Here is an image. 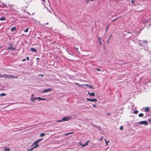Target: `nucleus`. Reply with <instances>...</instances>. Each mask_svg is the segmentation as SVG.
<instances>
[{
  "label": "nucleus",
  "mask_w": 151,
  "mask_h": 151,
  "mask_svg": "<svg viewBox=\"0 0 151 151\" xmlns=\"http://www.w3.org/2000/svg\"><path fill=\"white\" fill-rule=\"evenodd\" d=\"M138 123L140 124H144L145 125H148V122L146 121L139 122Z\"/></svg>",
  "instance_id": "nucleus-1"
},
{
  "label": "nucleus",
  "mask_w": 151,
  "mask_h": 151,
  "mask_svg": "<svg viewBox=\"0 0 151 151\" xmlns=\"http://www.w3.org/2000/svg\"><path fill=\"white\" fill-rule=\"evenodd\" d=\"M43 139L42 138H41L38 140H37L36 141H35V142H34V143L32 145V146H34L35 145H38V143L40 141H42V140Z\"/></svg>",
  "instance_id": "nucleus-2"
},
{
  "label": "nucleus",
  "mask_w": 151,
  "mask_h": 151,
  "mask_svg": "<svg viewBox=\"0 0 151 151\" xmlns=\"http://www.w3.org/2000/svg\"><path fill=\"white\" fill-rule=\"evenodd\" d=\"M43 139L42 138H41L38 140H37L36 141H35V142H34V143L32 145V146H34L35 145H38V143L40 141H42V140Z\"/></svg>",
  "instance_id": "nucleus-3"
},
{
  "label": "nucleus",
  "mask_w": 151,
  "mask_h": 151,
  "mask_svg": "<svg viewBox=\"0 0 151 151\" xmlns=\"http://www.w3.org/2000/svg\"><path fill=\"white\" fill-rule=\"evenodd\" d=\"M43 139L42 138H41L38 140H37L36 141H35V142H34V143L32 145V146H34L35 145H38V143L40 141H42V140Z\"/></svg>",
  "instance_id": "nucleus-4"
},
{
  "label": "nucleus",
  "mask_w": 151,
  "mask_h": 151,
  "mask_svg": "<svg viewBox=\"0 0 151 151\" xmlns=\"http://www.w3.org/2000/svg\"><path fill=\"white\" fill-rule=\"evenodd\" d=\"M86 100L87 101H90L91 102H97V100L96 99H90L88 98L86 99Z\"/></svg>",
  "instance_id": "nucleus-5"
},
{
  "label": "nucleus",
  "mask_w": 151,
  "mask_h": 151,
  "mask_svg": "<svg viewBox=\"0 0 151 151\" xmlns=\"http://www.w3.org/2000/svg\"><path fill=\"white\" fill-rule=\"evenodd\" d=\"M8 78H17V77L12 75H8Z\"/></svg>",
  "instance_id": "nucleus-6"
},
{
  "label": "nucleus",
  "mask_w": 151,
  "mask_h": 151,
  "mask_svg": "<svg viewBox=\"0 0 151 151\" xmlns=\"http://www.w3.org/2000/svg\"><path fill=\"white\" fill-rule=\"evenodd\" d=\"M70 119L69 116L65 117L63 118L62 120L63 121H67Z\"/></svg>",
  "instance_id": "nucleus-7"
},
{
  "label": "nucleus",
  "mask_w": 151,
  "mask_h": 151,
  "mask_svg": "<svg viewBox=\"0 0 151 151\" xmlns=\"http://www.w3.org/2000/svg\"><path fill=\"white\" fill-rule=\"evenodd\" d=\"M39 146V145H35V146H33V147L32 148L30 149V150L28 149L27 150V151H32V150H33L34 148H35L38 147Z\"/></svg>",
  "instance_id": "nucleus-8"
},
{
  "label": "nucleus",
  "mask_w": 151,
  "mask_h": 151,
  "mask_svg": "<svg viewBox=\"0 0 151 151\" xmlns=\"http://www.w3.org/2000/svg\"><path fill=\"white\" fill-rule=\"evenodd\" d=\"M52 90V88H49L47 89H45L42 92V93H46L47 92L50 91Z\"/></svg>",
  "instance_id": "nucleus-9"
},
{
  "label": "nucleus",
  "mask_w": 151,
  "mask_h": 151,
  "mask_svg": "<svg viewBox=\"0 0 151 151\" xmlns=\"http://www.w3.org/2000/svg\"><path fill=\"white\" fill-rule=\"evenodd\" d=\"M0 77L1 78H8V75L6 74H3L0 76Z\"/></svg>",
  "instance_id": "nucleus-10"
},
{
  "label": "nucleus",
  "mask_w": 151,
  "mask_h": 151,
  "mask_svg": "<svg viewBox=\"0 0 151 151\" xmlns=\"http://www.w3.org/2000/svg\"><path fill=\"white\" fill-rule=\"evenodd\" d=\"M88 93L90 96H95V94L94 92H92L91 93H90L89 92H88Z\"/></svg>",
  "instance_id": "nucleus-11"
},
{
  "label": "nucleus",
  "mask_w": 151,
  "mask_h": 151,
  "mask_svg": "<svg viewBox=\"0 0 151 151\" xmlns=\"http://www.w3.org/2000/svg\"><path fill=\"white\" fill-rule=\"evenodd\" d=\"M37 99H38L39 101H40V100H47V99H45L42 98H41L40 97H37Z\"/></svg>",
  "instance_id": "nucleus-12"
},
{
  "label": "nucleus",
  "mask_w": 151,
  "mask_h": 151,
  "mask_svg": "<svg viewBox=\"0 0 151 151\" xmlns=\"http://www.w3.org/2000/svg\"><path fill=\"white\" fill-rule=\"evenodd\" d=\"M75 50L78 52L79 53L81 54L83 52L82 51H80L78 50V48H74Z\"/></svg>",
  "instance_id": "nucleus-13"
},
{
  "label": "nucleus",
  "mask_w": 151,
  "mask_h": 151,
  "mask_svg": "<svg viewBox=\"0 0 151 151\" xmlns=\"http://www.w3.org/2000/svg\"><path fill=\"white\" fill-rule=\"evenodd\" d=\"M37 97H36V98H33V97H31V100L32 101L34 102L35 100H36V99H37Z\"/></svg>",
  "instance_id": "nucleus-14"
},
{
  "label": "nucleus",
  "mask_w": 151,
  "mask_h": 151,
  "mask_svg": "<svg viewBox=\"0 0 151 151\" xmlns=\"http://www.w3.org/2000/svg\"><path fill=\"white\" fill-rule=\"evenodd\" d=\"M37 97H36V98H33V97H31V100L32 101L34 102L35 100H36V99H37Z\"/></svg>",
  "instance_id": "nucleus-15"
},
{
  "label": "nucleus",
  "mask_w": 151,
  "mask_h": 151,
  "mask_svg": "<svg viewBox=\"0 0 151 151\" xmlns=\"http://www.w3.org/2000/svg\"><path fill=\"white\" fill-rule=\"evenodd\" d=\"M4 151H10V149L9 148H6L5 147H4Z\"/></svg>",
  "instance_id": "nucleus-16"
},
{
  "label": "nucleus",
  "mask_w": 151,
  "mask_h": 151,
  "mask_svg": "<svg viewBox=\"0 0 151 151\" xmlns=\"http://www.w3.org/2000/svg\"><path fill=\"white\" fill-rule=\"evenodd\" d=\"M74 133V132H68V133H65V136H67L69 134H73V133Z\"/></svg>",
  "instance_id": "nucleus-17"
},
{
  "label": "nucleus",
  "mask_w": 151,
  "mask_h": 151,
  "mask_svg": "<svg viewBox=\"0 0 151 151\" xmlns=\"http://www.w3.org/2000/svg\"><path fill=\"white\" fill-rule=\"evenodd\" d=\"M16 27H13L11 29V32H13L14 30H16Z\"/></svg>",
  "instance_id": "nucleus-18"
},
{
  "label": "nucleus",
  "mask_w": 151,
  "mask_h": 151,
  "mask_svg": "<svg viewBox=\"0 0 151 151\" xmlns=\"http://www.w3.org/2000/svg\"><path fill=\"white\" fill-rule=\"evenodd\" d=\"M31 51L33 52H37V50L35 48H31Z\"/></svg>",
  "instance_id": "nucleus-19"
},
{
  "label": "nucleus",
  "mask_w": 151,
  "mask_h": 151,
  "mask_svg": "<svg viewBox=\"0 0 151 151\" xmlns=\"http://www.w3.org/2000/svg\"><path fill=\"white\" fill-rule=\"evenodd\" d=\"M89 142V141H87L85 143L84 145H82V146L83 147H85L86 146V145H88V143Z\"/></svg>",
  "instance_id": "nucleus-20"
},
{
  "label": "nucleus",
  "mask_w": 151,
  "mask_h": 151,
  "mask_svg": "<svg viewBox=\"0 0 151 151\" xmlns=\"http://www.w3.org/2000/svg\"><path fill=\"white\" fill-rule=\"evenodd\" d=\"M6 20V18L4 17H1L0 18V20L1 21H2L4 20Z\"/></svg>",
  "instance_id": "nucleus-21"
},
{
  "label": "nucleus",
  "mask_w": 151,
  "mask_h": 151,
  "mask_svg": "<svg viewBox=\"0 0 151 151\" xmlns=\"http://www.w3.org/2000/svg\"><path fill=\"white\" fill-rule=\"evenodd\" d=\"M149 108L148 107H146L145 109V111L146 112L148 111L149 110Z\"/></svg>",
  "instance_id": "nucleus-22"
},
{
  "label": "nucleus",
  "mask_w": 151,
  "mask_h": 151,
  "mask_svg": "<svg viewBox=\"0 0 151 151\" xmlns=\"http://www.w3.org/2000/svg\"><path fill=\"white\" fill-rule=\"evenodd\" d=\"M138 116L139 117H142L144 116V114L142 113H140L139 114Z\"/></svg>",
  "instance_id": "nucleus-23"
},
{
  "label": "nucleus",
  "mask_w": 151,
  "mask_h": 151,
  "mask_svg": "<svg viewBox=\"0 0 151 151\" xmlns=\"http://www.w3.org/2000/svg\"><path fill=\"white\" fill-rule=\"evenodd\" d=\"M45 134L44 133H42L40 134V137H43L45 136Z\"/></svg>",
  "instance_id": "nucleus-24"
},
{
  "label": "nucleus",
  "mask_w": 151,
  "mask_h": 151,
  "mask_svg": "<svg viewBox=\"0 0 151 151\" xmlns=\"http://www.w3.org/2000/svg\"><path fill=\"white\" fill-rule=\"evenodd\" d=\"M98 40H99V44L100 45H101V38L100 37H99V38H98Z\"/></svg>",
  "instance_id": "nucleus-25"
},
{
  "label": "nucleus",
  "mask_w": 151,
  "mask_h": 151,
  "mask_svg": "<svg viewBox=\"0 0 151 151\" xmlns=\"http://www.w3.org/2000/svg\"><path fill=\"white\" fill-rule=\"evenodd\" d=\"M6 95V94L4 93H2L0 94V96H4Z\"/></svg>",
  "instance_id": "nucleus-26"
},
{
  "label": "nucleus",
  "mask_w": 151,
  "mask_h": 151,
  "mask_svg": "<svg viewBox=\"0 0 151 151\" xmlns=\"http://www.w3.org/2000/svg\"><path fill=\"white\" fill-rule=\"evenodd\" d=\"M15 48H9H9H7V50H9V49H11V50H15Z\"/></svg>",
  "instance_id": "nucleus-27"
},
{
  "label": "nucleus",
  "mask_w": 151,
  "mask_h": 151,
  "mask_svg": "<svg viewBox=\"0 0 151 151\" xmlns=\"http://www.w3.org/2000/svg\"><path fill=\"white\" fill-rule=\"evenodd\" d=\"M29 30L28 28H27L24 31V32H28Z\"/></svg>",
  "instance_id": "nucleus-28"
},
{
  "label": "nucleus",
  "mask_w": 151,
  "mask_h": 151,
  "mask_svg": "<svg viewBox=\"0 0 151 151\" xmlns=\"http://www.w3.org/2000/svg\"><path fill=\"white\" fill-rule=\"evenodd\" d=\"M138 111L136 110L134 111L133 113L134 114H137L138 113Z\"/></svg>",
  "instance_id": "nucleus-29"
},
{
  "label": "nucleus",
  "mask_w": 151,
  "mask_h": 151,
  "mask_svg": "<svg viewBox=\"0 0 151 151\" xmlns=\"http://www.w3.org/2000/svg\"><path fill=\"white\" fill-rule=\"evenodd\" d=\"M118 17L117 18H116L114 20H112V22H114L116 20H117L119 17Z\"/></svg>",
  "instance_id": "nucleus-30"
},
{
  "label": "nucleus",
  "mask_w": 151,
  "mask_h": 151,
  "mask_svg": "<svg viewBox=\"0 0 151 151\" xmlns=\"http://www.w3.org/2000/svg\"><path fill=\"white\" fill-rule=\"evenodd\" d=\"M95 70H97V71H100L101 70L100 69H99L97 68H95Z\"/></svg>",
  "instance_id": "nucleus-31"
},
{
  "label": "nucleus",
  "mask_w": 151,
  "mask_h": 151,
  "mask_svg": "<svg viewBox=\"0 0 151 151\" xmlns=\"http://www.w3.org/2000/svg\"><path fill=\"white\" fill-rule=\"evenodd\" d=\"M109 25H107L106 27V32H107L108 30V28H109Z\"/></svg>",
  "instance_id": "nucleus-32"
},
{
  "label": "nucleus",
  "mask_w": 151,
  "mask_h": 151,
  "mask_svg": "<svg viewBox=\"0 0 151 151\" xmlns=\"http://www.w3.org/2000/svg\"><path fill=\"white\" fill-rule=\"evenodd\" d=\"M123 127L122 126H121V127H120V128H119V129L120 130H123Z\"/></svg>",
  "instance_id": "nucleus-33"
},
{
  "label": "nucleus",
  "mask_w": 151,
  "mask_h": 151,
  "mask_svg": "<svg viewBox=\"0 0 151 151\" xmlns=\"http://www.w3.org/2000/svg\"><path fill=\"white\" fill-rule=\"evenodd\" d=\"M89 87L90 88H91L92 89H94V88L93 87L91 86V85H90L89 86Z\"/></svg>",
  "instance_id": "nucleus-34"
},
{
  "label": "nucleus",
  "mask_w": 151,
  "mask_h": 151,
  "mask_svg": "<svg viewBox=\"0 0 151 151\" xmlns=\"http://www.w3.org/2000/svg\"><path fill=\"white\" fill-rule=\"evenodd\" d=\"M110 38H109L107 40V43H109V40H110Z\"/></svg>",
  "instance_id": "nucleus-35"
},
{
  "label": "nucleus",
  "mask_w": 151,
  "mask_h": 151,
  "mask_svg": "<svg viewBox=\"0 0 151 151\" xmlns=\"http://www.w3.org/2000/svg\"><path fill=\"white\" fill-rule=\"evenodd\" d=\"M39 76H40V77H44V75H43V74H42L39 75Z\"/></svg>",
  "instance_id": "nucleus-36"
},
{
  "label": "nucleus",
  "mask_w": 151,
  "mask_h": 151,
  "mask_svg": "<svg viewBox=\"0 0 151 151\" xmlns=\"http://www.w3.org/2000/svg\"><path fill=\"white\" fill-rule=\"evenodd\" d=\"M26 59L28 61H29V57H27Z\"/></svg>",
  "instance_id": "nucleus-37"
},
{
  "label": "nucleus",
  "mask_w": 151,
  "mask_h": 151,
  "mask_svg": "<svg viewBox=\"0 0 151 151\" xmlns=\"http://www.w3.org/2000/svg\"><path fill=\"white\" fill-rule=\"evenodd\" d=\"M109 142V141H107V142H106V146H107V145H108V143Z\"/></svg>",
  "instance_id": "nucleus-38"
},
{
  "label": "nucleus",
  "mask_w": 151,
  "mask_h": 151,
  "mask_svg": "<svg viewBox=\"0 0 151 151\" xmlns=\"http://www.w3.org/2000/svg\"><path fill=\"white\" fill-rule=\"evenodd\" d=\"M93 106L94 107H96V104H94L93 105Z\"/></svg>",
  "instance_id": "nucleus-39"
},
{
  "label": "nucleus",
  "mask_w": 151,
  "mask_h": 151,
  "mask_svg": "<svg viewBox=\"0 0 151 151\" xmlns=\"http://www.w3.org/2000/svg\"><path fill=\"white\" fill-rule=\"evenodd\" d=\"M103 137H101L99 139V140H102L103 139Z\"/></svg>",
  "instance_id": "nucleus-40"
},
{
  "label": "nucleus",
  "mask_w": 151,
  "mask_h": 151,
  "mask_svg": "<svg viewBox=\"0 0 151 151\" xmlns=\"http://www.w3.org/2000/svg\"><path fill=\"white\" fill-rule=\"evenodd\" d=\"M143 43L146 44L147 43V42L146 41H144Z\"/></svg>",
  "instance_id": "nucleus-41"
},
{
  "label": "nucleus",
  "mask_w": 151,
  "mask_h": 151,
  "mask_svg": "<svg viewBox=\"0 0 151 151\" xmlns=\"http://www.w3.org/2000/svg\"><path fill=\"white\" fill-rule=\"evenodd\" d=\"M86 3H88L89 1V0H86Z\"/></svg>",
  "instance_id": "nucleus-42"
},
{
  "label": "nucleus",
  "mask_w": 151,
  "mask_h": 151,
  "mask_svg": "<svg viewBox=\"0 0 151 151\" xmlns=\"http://www.w3.org/2000/svg\"><path fill=\"white\" fill-rule=\"evenodd\" d=\"M62 121H63L62 120H62H59V121H58V122H62Z\"/></svg>",
  "instance_id": "nucleus-43"
},
{
  "label": "nucleus",
  "mask_w": 151,
  "mask_h": 151,
  "mask_svg": "<svg viewBox=\"0 0 151 151\" xmlns=\"http://www.w3.org/2000/svg\"><path fill=\"white\" fill-rule=\"evenodd\" d=\"M26 60V59H23L22 60V61H24Z\"/></svg>",
  "instance_id": "nucleus-44"
},
{
  "label": "nucleus",
  "mask_w": 151,
  "mask_h": 151,
  "mask_svg": "<svg viewBox=\"0 0 151 151\" xmlns=\"http://www.w3.org/2000/svg\"><path fill=\"white\" fill-rule=\"evenodd\" d=\"M34 96V94H32L31 96V97H33Z\"/></svg>",
  "instance_id": "nucleus-45"
},
{
  "label": "nucleus",
  "mask_w": 151,
  "mask_h": 151,
  "mask_svg": "<svg viewBox=\"0 0 151 151\" xmlns=\"http://www.w3.org/2000/svg\"><path fill=\"white\" fill-rule=\"evenodd\" d=\"M134 2V1L133 0H132L131 1V2L132 3H133Z\"/></svg>",
  "instance_id": "nucleus-46"
},
{
  "label": "nucleus",
  "mask_w": 151,
  "mask_h": 151,
  "mask_svg": "<svg viewBox=\"0 0 151 151\" xmlns=\"http://www.w3.org/2000/svg\"><path fill=\"white\" fill-rule=\"evenodd\" d=\"M85 86H89V84H86V85H85Z\"/></svg>",
  "instance_id": "nucleus-47"
},
{
  "label": "nucleus",
  "mask_w": 151,
  "mask_h": 151,
  "mask_svg": "<svg viewBox=\"0 0 151 151\" xmlns=\"http://www.w3.org/2000/svg\"><path fill=\"white\" fill-rule=\"evenodd\" d=\"M112 36V35H111L110 36V37H109V38H111V36Z\"/></svg>",
  "instance_id": "nucleus-48"
},
{
  "label": "nucleus",
  "mask_w": 151,
  "mask_h": 151,
  "mask_svg": "<svg viewBox=\"0 0 151 151\" xmlns=\"http://www.w3.org/2000/svg\"><path fill=\"white\" fill-rule=\"evenodd\" d=\"M39 58H37V60H39Z\"/></svg>",
  "instance_id": "nucleus-49"
},
{
  "label": "nucleus",
  "mask_w": 151,
  "mask_h": 151,
  "mask_svg": "<svg viewBox=\"0 0 151 151\" xmlns=\"http://www.w3.org/2000/svg\"><path fill=\"white\" fill-rule=\"evenodd\" d=\"M110 113H108L107 114V115H110Z\"/></svg>",
  "instance_id": "nucleus-50"
},
{
  "label": "nucleus",
  "mask_w": 151,
  "mask_h": 151,
  "mask_svg": "<svg viewBox=\"0 0 151 151\" xmlns=\"http://www.w3.org/2000/svg\"><path fill=\"white\" fill-rule=\"evenodd\" d=\"M106 140V139H105V142H107V141Z\"/></svg>",
  "instance_id": "nucleus-51"
},
{
  "label": "nucleus",
  "mask_w": 151,
  "mask_h": 151,
  "mask_svg": "<svg viewBox=\"0 0 151 151\" xmlns=\"http://www.w3.org/2000/svg\"><path fill=\"white\" fill-rule=\"evenodd\" d=\"M42 1H45V0H42Z\"/></svg>",
  "instance_id": "nucleus-52"
},
{
  "label": "nucleus",
  "mask_w": 151,
  "mask_h": 151,
  "mask_svg": "<svg viewBox=\"0 0 151 151\" xmlns=\"http://www.w3.org/2000/svg\"><path fill=\"white\" fill-rule=\"evenodd\" d=\"M3 5H5V6H6V5H5V4H4L3 3Z\"/></svg>",
  "instance_id": "nucleus-53"
},
{
  "label": "nucleus",
  "mask_w": 151,
  "mask_h": 151,
  "mask_svg": "<svg viewBox=\"0 0 151 151\" xmlns=\"http://www.w3.org/2000/svg\"><path fill=\"white\" fill-rule=\"evenodd\" d=\"M48 24V23H46V24Z\"/></svg>",
  "instance_id": "nucleus-54"
},
{
  "label": "nucleus",
  "mask_w": 151,
  "mask_h": 151,
  "mask_svg": "<svg viewBox=\"0 0 151 151\" xmlns=\"http://www.w3.org/2000/svg\"><path fill=\"white\" fill-rule=\"evenodd\" d=\"M141 46H144L143 45H140Z\"/></svg>",
  "instance_id": "nucleus-55"
},
{
  "label": "nucleus",
  "mask_w": 151,
  "mask_h": 151,
  "mask_svg": "<svg viewBox=\"0 0 151 151\" xmlns=\"http://www.w3.org/2000/svg\"><path fill=\"white\" fill-rule=\"evenodd\" d=\"M93 0H91V1H93Z\"/></svg>",
  "instance_id": "nucleus-56"
},
{
  "label": "nucleus",
  "mask_w": 151,
  "mask_h": 151,
  "mask_svg": "<svg viewBox=\"0 0 151 151\" xmlns=\"http://www.w3.org/2000/svg\"><path fill=\"white\" fill-rule=\"evenodd\" d=\"M131 32H128V33H130Z\"/></svg>",
  "instance_id": "nucleus-57"
}]
</instances>
